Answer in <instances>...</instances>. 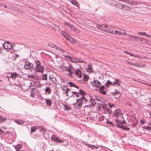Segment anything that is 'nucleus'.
<instances>
[{"instance_id":"9b49d317","label":"nucleus","mask_w":151,"mask_h":151,"mask_svg":"<svg viewBox=\"0 0 151 151\" xmlns=\"http://www.w3.org/2000/svg\"><path fill=\"white\" fill-rule=\"evenodd\" d=\"M121 81L119 79L115 78V81H114L112 83V86H115L117 85L118 86H121Z\"/></svg>"},{"instance_id":"37998d69","label":"nucleus","mask_w":151,"mask_h":151,"mask_svg":"<svg viewBox=\"0 0 151 151\" xmlns=\"http://www.w3.org/2000/svg\"><path fill=\"white\" fill-rule=\"evenodd\" d=\"M32 91L31 92V95H30V96H31L32 97H34V96L33 95L34 94H35V92L34 91H35V90L36 89H35V88H32Z\"/></svg>"},{"instance_id":"1a4fd4ad","label":"nucleus","mask_w":151,"mask_h":151,"mask_svg":"<svg viewBox=\"0 0 151 151\" xmlns=\"http://www.w3.org/2000/svg\"><path fill=\"white\" fill-rule=\"evenodd\" d=\"M129 39L131 40H135L136 41H141L142 39L137 36H134V35H129Z\"/></svg>"},{"instance_id":"ddd939ff","label":"nucleus","mask_w":151,"mask_h":151,"mask_svg":"<svg viewBox=\"0 0 151 151\" xmlns=\"http://www.w3.org/2000/svg\"><path fill=\"white\" fill-rule=\"evenodd\" d=\"M67 59L69 60L71 62L74 63H77V58L75 57H72L69 56L67 55L66 56Z\"/></svg>"},{"instance_id":"423d86ee","label":"nucleus","mask_w":151,"mask_h":151,"mask_svg":"<svg viewBox=\"0 0 151 151\" xmlns=\"http://www.w3.org/2000/svg\"><path fill=\"white\" fill-rule=\"evenodd\" d=\"M7 44L6 46L4 45H3V47L5 49H7L9 50L11 49L12 50H11V52L12 53V52L14 51V49L12 48L14 47V46L12 45L9 42H7Z\"/></svg>"},{"instance_id":"bb28decb","label":"nucleus","mask_w":151,"mask_h":151,"mask_svg":"<svg viewBox=\"0 0 151 151\" xmlns=\"http://www.w3.org/2000/svg\"><path fill=\"white\" fill-rule=\"evenodd\" d=\"M68 40L73 44H74L76 42V41L75 39L70 37Z\"/></svg>"},{"instance_id":"6e6d98bb","label":"nucleus","mask_w":151,"mask_h":151,"mask_svg":"<svg viewBox=\"0 0 151 151\" xmlns=\"http://www.w3.org/2000/svg\"><path fill=\"white\" fill-rule=\"evenodd\" d=\"M99 91L101 93V94H103L105 95L106 94V92L104 90H99Z\"/></svg>"},{"instance_id":"2eb2a0df","label":"nucleus","mask_w":151,"mask_h":151,"mask_svg":"<svg viewBox=\"0 0 151 151\" xmlns=\"http://www.w3.org/2000/svg\"><path fill=\"white\" fill-rule=\"evenodd\" d=\"M82 104L81 102L79 101H78L77 99L76 103L74 104V105L76 108L80 109L81 107Z\"/></svg>"},{"instance_id":"7c9ffc66","label":"nucleus","mask_w":151,"mask_h":151,"mask_svg":"<svg viewBox=\"0 0 151 151\" xmlns=\"http://www.w3.org/2000/svg\"><path fill=\"white\" fill-rule=\"evenodd\" d=\"M79 94H80L82 96H84L85 95H86V93L85 92L81 89H79Z\"/></svg>"},{"instance_id":"0e129e2a","label":"nucleus","mask_w":151,"mask_h":151,"mask_svg":"<svg viewBox=\"0 0 151 151\" xmlns=\"http://www.w3.org/2000/svg\"><path fill=\"white\" fill-rule=\"evenodd\" d=\"M133 56L137 58H140V56L138 54H134Z\"/></svg>"},{"instance_id":"c9c22d12","label":"nucleus","mask_w":151,"mask_h":151,"mask_svg":"<svg viewBox=\"0 0 151 151\" xmlns=\"http://www.w3.org/2000/svg\"><path fill=\"white\" fill-rule=\"evenodd\" d=\"M106 108H104L105 109V111H106L108 114H111L112 113V111L110 109L108 108L106 105Z\"/></svg>"},{"instance_id":"58836bf2","label":"nucleus","mask_w":151,"mask_h":151,"mask_svg":"<svg viewBox=\"0 0 151 151\" xmlns=\"http://www.w3.org/2000/svg\"><path fill=\"white\" fill-rule=\"evenodd\" d=\"M89 78V77L88 75L86 74H84L83 76V79L86 81H88Z\"/></svg>"},{"instance_id":"a18cd8bd","label":"nucleus","mask_w":151,"mask_h":151,"mask_svg":"<svg viewBox=\"0 0 151 151\" xmlns=\"http://www.w3.org/2000/svg\"><path fill=\"white\" fill-rule=\"evenodd\" d=\"M130 8L128 6H127L126 5H124V7H123V10L125 11H129L130 10Z\"/></svg>"},{"instance_id":"f03ea898","label":"nucleus","mask_w":151,"mask_h":151,"mask_svg":"<svg viewBox=\"0 0 151 151\" xmlns=\"http://www.w3.org/2000/svg\"><path fill=\"white\" fill-rule=\"evenodd\" d=\"M24 68L26 70L29 69L30 71H33L34 68L32 63L26 61L24 63Z\"/></svg>"},{"instance_id":"cd10ccee","label":"nucleus","mask_w":151,"mask_h":151,"mask_svg":"<svg viewBox=\"0 0 151 151\" xmlns=\"http://www.w3.org/2000/svg\"><path fill=\"white\" fill-rule=\"evenodd\" d=\"M88 68L87 69V71L90 72H92L93 71L92 68V66L91 65L88 64Z\"/></svg>"},{"instance_id":"a878e982","label":"nucleus","mask_w":151,"mask_h":151,"mask_svg":"<svg viewBox=\"0 0 151 151\" xmlns=\"http://www.w3.org/2000/svg\"><path fill=\"white\" fill-rule=\"evenodd\" d=\"M68 83L70 87H73L76 88L78 89H79V87L75 85L74 83L71 82H69Z\"/></svg>"},{"instance_id":"603ef678","label":"nucleus","mask_w":151,"mask_h":151,"mask_svg":"<svg viewBox=\"0 0 151 151\" xmlns=\"http://www.w3.org/2000/svg\"><path fill=\"white\" fill-rule=\"evenodd\" d=\"M104 116H101L98 117V119L99 121H101L102 120H104Z\"/></svg>"},{"instance_id":"412c9836","label":"nucleus","mask_w":151,"mask_h":151,"mask_svg":"<svg viewBox=\"0 0 151 151\" xmlns=\"http://www.w3.org/2000/svg\"><path fill=\"white\" fill-rule=\"evenodd\" d=\"M7 120V118L5 117H4L1 116H0V123L4 122Z\"/></svg>"},{"instance_id":"864d4df0","label":"nucleus","mask_w":151,"mask_h":151,"mask_svg":"<svg viewBox=\"0 0 151 151\" xmlns=\"http://www.w3.org/2000/svg\"><path fill=\"white\" fill-rule=\"evenodd\" d=\"M57 50H60V51H61L63 53H64V52H65V51L63 49H62V48L60 47H58Z\"/></svg>"},{"instance_id":"e2e57ef3","label":"nucleus","mask_w":151,"mask_h":151,"mask_svg":"<svg viewBox=\"0 0 151 151\" xmlns=\"http://www.w3.org/2000/svg\"><path fill=\"white\" fill-rule=\"evenodd\" d=\"M137 4H145V2H142L139 1H137Z\"/></svg>"},{"instance_id":"72a5a7b5","label":"nucleus","mask_w":151,"mask_h":151,"mask_svg":"<svg viewBox=\"0 0 151 151\" xmlns=\"http://www.w3.org/2000/svg\"><path fill=\"white\" fill-rule=\"evenodd\" d=\"M71 2L73 4L77 6H79V3L78 2L76 1V0H72Z\"/></svg>"},{"instance_id":"8fccbe9b","label":"nucleus","mask_w":151,"mask_h":151,"mask_svg":"<svg viewBox=\"0 0 151 151\" xmlns=\"http://www.w3.org/2000/svg\"><path fill=\"white\" fill-rule=\"evenodd\" d=\"M90 101L91 102V104L94 105L95 104H96L95 103V101L93 99H90Z\"/></svg>"},{"instance_id":"5fc2aeb1","label":"nucleus","mask_w":151,"mask_h":151,"mask_svg":"<svg viewBox=\"0 0 151 151\" xmlns=\"http://www.w3.org/2000/svg\"><path fill=\"white\" fill-rule=\"evenodd\" d=\"M96 26L97 28L101 30V29H102V24H97Z\"/></svg>"},{"instance_id":"052dcab7","label":"nucleus","mask_w":151,"mask_h":151,"mask_svg":"<svg viewBox=\"0 0 151 151\" xmlns=\"http://www.w3.org/2000/svg\"><path fill=\"white\" fill-rule=\"evenodd\" d=\"M34 75H28L27 76V77L28 78H30L32 79H33V78H34Z\"/></svg>"},{"instance_id":"5701e85b","label":"nucleus","mask_w":151,"mask_h":151,"mask_svg":"<svg viewBox=\"0 0 151 151\" xmlns=\"http://www.w3.org/2000/svg\"><path fill=\"white\" fill-rule=\"evenodd\" d=\"M48 80L51 81L52 82H54L56 81V78L53 77L52 75L49 76Z\"/></svg>"},{"instance_id":"13d9d810","label":"nucleus","mask_w":151,"mask_h":151,"mask_svg":"<svg viewBox=\"0 0 151 151\" xmlns=\"http://www.w3.org/2000/svg\"><path fill=\"white\" fill-rule=\"evenodd\" d=\"M88 146L91 148H96L95 146L89 144L88 145Z\"/></svg>"},{"instance_id":"a211bd4d","label":"nucleus","mask_w":151,"mask_h":151,"mask_svg":"<svg viewBox=\"0 0 151 151\" xmlns=\"http://www.w3.org/2000/svg\"><path fill=\"white\" fill-rule=\"evenodd\" d=\"M29 86H30L33 87V88H35H35L37 87L38 86V85H37L36 83L34 81H33L30 83Z\"/></svg>"},{"instance_id":"de8ad7c7","label":"nucleus","mask_w":151,"mask_h":151,"mask_svg":"<svg viewBox=\"0 0 151 151\" xmlns=\"http://www.w3.org/2000/svg\"><path fill=\"white\" fill-rule=\"evenodd\" d=\"M117 8H119L121 9L122 7V4L120 3H118L117 4L115 5Z\"/></svg>"},{"instance_id":"bf43d9fd","label":"nucleus","mask_w":151,"mask_h":151,"mask_svg":"<svg viewBox=\"0 0 151 151\" xmlns=\"http://www.w3.org/2000/svg\"><path fill=\"white\" fill-rule=\"evenodd\" d=\"M139 67H145L146 65L143 63H139Z\"/></svg>"},{"instance_id":"c85d7f7f","label":"nucleus","mask_w":151,"mask_h":151,"mask_svg":"<svg viewBox=\"0 0 151 151\" xmlns=\"http://www.w3.org/2000/svg\"><path fill=\"white\" fill-rule=\"evenodd\" d=\"M35 63H36V66L35 69H36L38 67H40L41 65H42L41 63H40L39 61H36Z\"/></svg>"},{"instance_id":"680f3d73","label":"nucleus","mask_w":151,"mask_h":151,"mask_svg":"<svg viewBox=\"0 0 151 151\" xmlns=\"http://www.w3.org/2000/svg\"><path fill=\"white\" fill-rule=\"evenodd\" d=\"M143 128L148 130H150L151 129V127H144Z\"/></svg>"},{"instance_id":"69168bd1","label":"nucleus","mask_w":151,"mask_h":151,"mask_svg":"<svg viewBox=\"0 0 151 151\" xmlns=\"http://www.w3.org/2000/svg\"><path fill=\"white\" fill-rule=\"evenodd\" d=\"M51 81L49 80L47 81V82L46 83V84H48L49 86L51 85Z\"/></svg>"},{"instance_id":"6e6552de","label":"nucleus","mask_w":151,"mask_h":151,"mask_svg":"<svg viewBox=\"0 0 151 151\" xmlns=\"http://www.w3.org/2000/svg\"><path fill=\"white\" fill-rule=\"evenodd\" d=\"M91 84L92 86L96 87H99L101 85V83L96 80H94L93 81L91 82Z\"/></svg>"},{"instance_id":"ea45409f","label":"nucleus","mask_w":151,"mask_h":151,"mask_svg":"<svg viewBox=\"0 0 151 151\" xmlns=\"http://www.w3.org/2000/svg\"><path fill=\"white\" fill-rule=\"evenodd\" d=\"M77 63H86V62L85 61L83 60H82L81 59L78 58H77Z\"/></svg>"},{"instance_id":"c756f323","label":"nucleus","mask_w":151,"mask_h":151,"mask_svg":"<svg viewBox=\"0 0 151 151\" xmlns=\"http://www.w3.org/2000/svg\"><path fill=\"white\" fill-rule=\"evenodd\" d=\"M72 93H73V94L72 95L70 96H73V95H75L76 97L79 98V92H77L76 91H73L72 92Z\"/></svg>"},{"instance_id":"9d476101","label":"nucleus","mask_w":151,"mask_h":151,"mask_svg":"<svg viewBox=\"0 0 151 151\" xmlns=\"http://www.w3.org/2000/svg\"><path fill=\"white\" fill-rule=\"evenodd\" d=\"M78 101H81L82 104H85L87 102L88 100L85 97V96H82L81 98H79L77 99Z\"/></svg>"},{"instance_id":"20e7f679","label":"nucleus","mask_w":151,"mask_h":151,"mask_svg":"<svg viewBox=\"0 0 151 151\" xmlns=\"http://www.w3.org/2000/svg\"><path fill=\"white\" fill-rule=\"evenodd\" d=\"M68 66H65L63 68V70H66L69 72L70 74H72L73 73V67L70 64L68 65Z\"/></svg>"},{"instance_id":"4be33fe9","label":"nucleus","mask_w":151,"mask_h":151,"mask_svg":"<svg viewBox=\"0 0 151 151\" xmlns=\"http://www.w3.org/2000/svg\"><path fill=\"white\" fill-rule=\"evenodd\" d=\"M45 92L47 93L48 94H49L51 93V90L49 87H46L45 89Z\"/></svg>"},{"instance_id":"aec40b11","label":"nucleus","mask_w":151,"mask_h":151,"mask_svg":"<svg viewBox=\"0 0 151 151\" xmlns=\"http://www.w3.org/2000/svg\"><path fill=\"white\" fill-rule=\"evenodd\" d=\"M62 35L65 37L67 40L70 37L68 34L66 32L62 31Z\"/></svg>"},{"instance_id":"4468645a","label":"nucleus","mask_w":151,"mask_h":151,"mask_svg":"<svg viewBox=\"0 0 151 151\" xmlns=\"http://www.w3.org/2000/svg\"><path fill=\"white\" fill-rule=\"evenodd\" d=\"M116 125L117 127L122 129L124 130L128 131L130 129L129 128L127 127L126 126L122 125V124H116Z\"/></svg>"},{"instance_id":"49530a36","label":"nucleus","mask_w":151,"mask_h":151,"mask_svg":"<svg viewBox=\"0 0 151 151\" xmlns=\"http://www.w3.org/2000/svg\"><path fill=\"white\" fill-rule=\"evenodd\" d=\"M108 105L110 108H111L112 107H115L116 106L115 104L109 102L108 103Z\"/></svg>"},{"instance_id":"7ed1b4c3","label":"nucleus","mask_w":151,"mask_h":151,"mask_svg":"<svg viewBox=\"0 0 151 151\" xmlns=\"http://www.w3.org/2000/svg\"><path fill=\"white\" fill-rule=\"evenodd\" d=\"M34 134L36 137L42 136V138L43 137V131L41 128H36V132Z\"/></svg>"},{"instance_id":"b1692460","label":"nucleus","mask_w":151,"mask_h":151,"mask_svg":"<svg viewBox=\"0 0 151 151\" xmlns=\"http://www.w3.org/2000/svg\"><path fill=\"white\" fill-rule=\"evenodd\" d=\"M18 75H19L16 73H14L11 74L10 77H12L13 79H15L16 77H18Z\"/></svg>"},{"instance_id":"473e14b6","label":"nucleus","mask_w":151,"mask_h":151,"mask_svg":"<svg viewBox=\"0 0 151 151\" xmlns=\"http://www.w3.org/2000/svg\"><path fill=\"white\" fill-rule=\"evenodd\" d=\"M112 85V83L109 80H108L105 84L106 87H108L109 85Z\"/></svg>"},{"instance_id":"6ab92c4d","label":"nucleus","mask_w":151,"mask_h":151,"mask_svg":"<svg viewBox=\"0 0 151 151\" xmlns=\"http://www.w3.org/2000/svg\"><path fill=\"white\" fill-rule=\"evenodd\" d=\"M45 102L46 103V104L48 106H51L52 103V101L50 99H45Z\"/></svg>"},{"instance_id":"a19ab883","label":"nucleus","mask_w":151,"mask_h":151,"mask_svg":"<svg viewBox=\"0 0 151 151\" xmlns=\"http://www.w3.org/2000/svg\"><path fill=\"white\" fill-rule=\"evenodd\" d=\"M63 108L64 109L67 110H69L71 109V107L68 105H64Z\"/></svg>"},{"instance_id":"39448f33","label":"nucleus","mask_w":151,"mask_h":151,"mask_svg":"<svg viewBox=\"0 0 151 151\" xmlns=\"http://www.w3.org/2000/svg\"><path fill=\"white\" fill-rule=\"evenodd\" d=\"M122 114V112L119 109H117L115 110L113 116H115L117 118L121 117Z\"/></svg>"},{"instance_id":"dca6fc26","label":"nucleus","mask_w":151,"mask_h":151,"mask_svg":"<svg viewBox=\"0 0 151 151\" xmlns=\"http://www.w3.org/2000/svg\"><path fill=\"white\" fill-rule=\"evenodd\" d=\"M74 72L78 78H81L82 77V74L80 70L77 69L76 70H74Z\"/></svg>"},{"instance_id":"f704fd0d","label":"nucleus","mask_w":151,"mask_h":151,"mask_svg":"<svg viewBox=\"0 0 151 151\" xmlns=\"http://www.w3.org/2000/svg\"><path fill=\"white\" fill-rule=\"evenodd\" d=\"M128 3L129 4L133 5H137V1H128Z\"/></svg>"},{"instance_id":"2f4dec72","label":"nucleus","mask_w":151,"mask_h":151,"mask_svg":"<svg viewBox=\"0 0 151 151\" xmlns=\"http://www.w3.org/2000/svg\"><path fill=\"white\" fill-rule=\"evenodd\" d=\"M58 138V137L55 135H52L51 137L52 140L55 142H56Z\"/></svg>"},{"instance_id":"f257e3e1","label":"nucleus","mask_w":151,"mask_h":151,"mask_svg":"<svg viewBox=\"0 0 151 151\" xmlns=\"http://www.w3.org/2000/svg\"><path fill=\"white\" fill-rule=\"evenodd\" d=\"M101 30L107 32L111 33L113 32L114 28L113 27H111L109 26L106 25V24H102V28Z\"/></svg>"},{"instance_id":"3c124183","label":"nucleus","mask_w":151,"mask_h":151,"mask_svg":"<svg viewBox=\"0 0 151 151\" xmlns=\"http://www.w3.org/2000/svg\"><path fill=\"white\" fill-rule=\"evenodd\" d=\"M22 147V145L21 144H18L15 147V148L21 149Z\"/></svg>"},{"instance_id":"4c0bfd02","label":"nucleus","mask_w":151,"mask_h":151,"mask_svg":"<svg viewBox=\"0 0 151 151\" xmlns=\"http://www.w3.org/2000/svg\"><path fill=\"white\" fill-rule=\"evenodd\" d=\"M36 129L35 128L33 127H32L31 128V135L32 136V135H34V132H36Z\"/></svg>"},{"instance_id":"09e8293b","label":"nucleus","mask_w":151,"mask_h":151,"mask_svg":"<svg viewBox=\"0 0 151 151\" xmlns=\"http://www.w3.org/2000/svg\"><path fill=\"white\" fill-rule=\"evenodd\" d=\"M50 46L51 47L55 48L56 49L58 47L57 45L52 44H50Z\"/></svg>"},{"instance_id":"774afa93","label":"nucleus","mask_w":151,"mask_h":151,"mask_svg":"<svg viewBox=\"0 0 151 151\" xmlns=\"http://www.w3.org/2000/svg\"><path fill=\"white\" fill-rule=\"evenodd\" d=\"M126 123V122L125 120H124L122 121H120V124H125Z\"/></svg>"},{"instance_id":"393cba45","label":"nucleus","mask_w":151,"mask_h":151,"mask_svg":"<svg viewBox=\"0 0 151 151\" xmlns=\"http://www.w3.org/2000/svg\"><path fill=\"white\" fill-rule=\"evenodd\" d=\"M15 122L18 124L23 125L24 124V122L22 120H16Z\"/></svg>"},{"instance_id":"e433bc0d","label":"nucleus","mask_w":151,"mask_h":151,"mask_svg":"<svg viewBox=\"0 0 151 151\" xmlns=\"http://www.w3.org/2000/svg\"><path fill=\"white\" fill-rule=\"evenodd\" d=\"M115 91L111 93V94L113 96H116L119 94L120 93L117 89H115Z\"/></svg>"},{"instance_id":"c03bdc74","label":"nucleus","mask_w":151,"mask_h":151,"mask_svg":"<svg viewBox=\"0 0 151 151\" xmlns=\"http://www.w3.org/2000/svg\"><path fill=\"white\" fill-rule=\"evenodd\" d=\"M137 34L139 35L140 36H146V33L145 32H137Z\"/></svg>"},{"instance_id":"79ce46f5","label":"nucleus","mask_w":151,"mask_h":151,"mask_svg":"<svg viewBox=\"0 0 151 151\" xmlns=\"http://www.w3.org/2000/svg\"><path fill=\"white\" fill-rule=\"evenodd\" d=\"M42 78L43 80H45L47 81V74H42Z\"/></svg>"},{"instance_id":"f3484780","label":"nucleus","mask_w":151,"mask_h":151,"mask_svg":"<svg viewBox=\"0 0 151 151\" xmlns=\"http://www.w3.org/2000/svg\"><path fill=\"white\" fill-rule=\"evenodd\" d=\"M35 70L36 72H40L43 73L44 70V67L42 65L40 66L36 69H35Z\"/></svg>"},{"instance_id":"0eeeda50","label":"nucleus","mask_w":151,"mask_h":151,"mask_svg":"<svg viewBox=\"0 0 151 151\" xmlns=\"http://www.w3.org/2000/svg\"><path fill=\"white\" fill-rule=\"evenodd\" d=\"M111 33L121 35H126V32L125 30H122L120 31L113 30V32Z\"/></svg>"},{"instance_id":"f8f14e48","label":"nucleus","mask_w":151,"mask_h":151,"mask_svg":"<svg viewBox=\"0 0 151 151\" xmlns=\"http://www.w3.org/2000/svg\"><path fill=\"white\" fill-rule=\"evenodd\" d=\"M66 24L70 27V29L72 30H73L75 32L78 33H79L80 32V31L79 30L76 28L74 26L71 25L69 23H67Z\"/></svg>"},{"instance_id":"4d7b16f0","label":"nucleus","mask_w":151,"mask_h":151,"mask_svg":"<svg viewBox=\"0 0 151 151\" xmlns=\"http://www.w3.org/2000/svg\"><path fill=\"white\" fill-rule=\"evenodd\" d=\"M56 142H58L59 143H63V139H60L59 138H58Z\"/></svg>"},{"instance_id":"338daca9","label":"nucleus","mask_w":151,"mask_h":151,"mask_svg":"<svg viewBox=\"0 0 151 151\" xmlns=\"http://www.w3.org/2000/svg\"><path fill=\"white\" fill-rule=\"evenodd\" d=\"M107 124H109L108 125H110L111 126V125H112V126H113V123L109 121H107Z\"/></svg>"}]
</instances>
